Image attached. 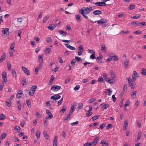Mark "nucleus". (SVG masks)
I'll return each instance as SVG.
<instances>
[{"instance_id": "f257e3e1", "label": "nucleus", "mask_w": 146, "mask_h": 146, "mask_svg": "<svg viewBox=\"0 0 146 146\" xmlns=\"http://www.w3.org/2000/svg\"><path fill=\"white\" fill-rule=\"evenodd\" d=\"M92 9V7H91L90 6L89 7H84L79 10V12L85 18L88 19V17L86 15L89 13Z\"/></svg>"}, {"instance_id": "f03ea898", "label": "nucleus", "mask_w": 146, "mask_h": 146, "mask_svg": "<svg viewBox=\"0 0 146 146\" xmlns=\"http://www.w3.org/2000/svg\"><path fill=\"white\" fill-rule=\"evenodd\" d=\"M2 79L3 81L2 83L3 85H1V90L3 88L4 85V83L7 82V73L5 72H4L2 73Z\"/></svg>"}, {"instance_id": "7ed1b4c3", "label": "nucleus", "mask_w": 146, "mask_h": 146, "mask_svg": "<svg viewBox=\"0 0 146 146\" xmlns=\"http://www.w3.org/2000/svg\"><path fill=\"white\" fill-rule=\"evenodd\" d=\"M2 33L3 34V35H2V37H6L9 35V29L7 28L4 29L3 28L2 29Z\"/></svg>"}, {"instance_id": "20e7f679", "label": "nucleus", "mask_w": 146, "mask_h": 146, "mask_svg": "<svg viewBox=\"0 0 146 146\" xmlns=\"http://www.w3.org/2000/svg\"><path fill=\"white\" fill-rule=\"evenodd\" d=\"M127 79L128 80V83L129 85L131 86L132 89H133L135 87V86L133 85V79L131 78H127Z\"/></svg>"}, {"instance_id": "39448f33", "label": "nucleus", "mask_w": 146, "mask_h": 146, "mask_svg": "<svg viewBox=\"0 0 146 146\" xmlns=\"http://www.w3.org/2000/svg\"><path fill=\"white\" fill-rule=\"evenodd\" d=\"M113 58L115 61H117L118 60V58L114 54V55L110 56V57H109L106 60V61L109 62L111 61Z\"/></svg>"}, {"instance_id": "423d86ee", "label": "nucleus", "mask_w": 146, "mask_h": 146, "mask_svg": "<svg viewBox=\"0 0 146 146\" xmlns=\"http://www.w3.org/2000/svg\"><path fill=\"white\" fill-rule=\"evenodd\" d=\"M61 88V87L59 86L54 85L52 86L51 90L54 91H57L60 89Z\"/></svg>"}, {"instance_id": "0eeeda50", "label": "nucleus", "mask_w": 146, "mask_h": 146, "mask_svg": "<svg viewBox=\"0 0 146 146\" xmlns=\"http://www.w3.org/2000/svg\"><path fill=\"white\" fill-rule=\"evenodd\" d=\"M83 52L84 50L83 46L81 45H80L78 47V55L79 56L81 55Z\"/></svg>"}, {"instance_id": "6e6552de", "label": "nucleus", "mask_w": 146, "mask_h": 146, "mask_svg": "<svg viewBox=\"0 0 146 146\" xmlns=\"http://www.w3.org/2000/svg\"><path fill=\"white\" fill-rule=\"evenodd\" d=\"M107 21L106 19H102L99 21H96L95 22H97L98 24L99 25H100L102 24L105 23H106Z\"/></svg>"}, {"instance_id": "1a4fd4ad", "label": "nucleus", "mask_w": 146, "mask_h": 146, "mask_svg": "<svg viewBox=\"0 0 146 146\" xmlns=\"http://www.w3.org/2000/svg\"><path fill=\"white\" fill-rule=\"evenodd\" d=\"M22 68L24 73H25L28 75H30V73L29 71L27 68L23 66L22 67Z\"/></svg>"}, {"instance_id": "9d476101", "label": "nucleus", "mask_w": 146, "mask_h": 146, "mask_svg": "<svg viewBox=\"0 0 146 146\" xmlns=\"http://www.w3.org/2000/svg\"><path fill=\"white\" fill-rule=\"evenodd\" d=\"M60 98L61 96L59 95L58 94H57L51 96V99L56 100L60 99Z\"/></svg>"}, {"instance_id": "9b49d317", "label": "nucleus", "mask_w": 146, "mask_h": 146, "mask_svg": "<svg viewBox=\"0 0 146 146\" xmlns=\"http://www.w3.org/2000/svg\"><path fill=\"white\" fill-rule=\"evenodd\" d=\"M100 138L99 137H96L94 139L93 141L91 143L92 145L93 144L94 145H96L98 143V140Z\"/></svg>"}, {"instance_id": "f8f14e48", "label": "nucleus", "mask_w": 146, "mask_h": 146, "mask_svg": "<svg viewBox=\"0 0 146 146\" xmlns=\"http://www.w3.org/2000/svg\"><path fill=\"white\" fill-rule=\"evenodd\" d=\"M23 95V94L22 92V91L21 90H20L18 91L17 94V97L19 98H21L22 96Z\"/></svg>"}, {"instance_id": "ddd939ff", "label": "nucleus", "mask_w": 146, "mask_h": 146, "mask_svg": "<svg viewBox=\"0 0 146 146\" xmlns=\"http://www.w3.org/2000/svg\"><path fill=\"white\" fill-rule=\"evenodd\" d=\"M65 45L67 48H69L71 50H74L76 49V48L72 46L69 44H65Z\"/></svg>"}, {"instance_id": "4468645a", "label": "nucleus", "mask_w": 146, "mask_h": 146, "mask_svg": "<svg viewBox=\"0 0 146 146\" xmlns=\"http://www.w3.org/2000/svg\"><path fill=\"white\" fill-rule=\"evenodd\" d=\"M56 27V26L55 25L53 24H51L49 25V26L48 27V28L49 30L52 31Z\"/></svg>"}, {"instance_id": "2eb2a0df", "label": "nucleus", "mask_w": 146, "mask_h": 146, "mask_svg": "<svg viewBox=\"0 0 146 146\" xmlns=\"http://www.w3.org/2000/svg\"><path fill=\"white\" fill-rule=\"evenodd\" d=\"M93 14L96 15H98L100 14H101L102 12L100 10H96L94 11Z\"/></svg>"}, {"instance_id": "dca6fc26", "label": "nucleus", "mask_w": 146, "mask_h": 146, "mask_svg": "<svg viewBox=\"0 0 146 146\" xmlns=\"http://www.w3.org/2000/svg\"><path fill=\"white\" fill-rule=\"evenodd\" d=\"M6 56V54L5 53H4L1 56V62H2L5 60Z\"/></svg>"}, {"instance_id": "f3484780", "label": "nucleus", "mask_w": 146, "mask_h": 146, "mask_svg": "<svg viewBox=\"0 0 146 146\" xmlns=\"http://www.w3.org/2000/svg\"><path fill=\"white\" fill-rule=\"evenodd\" d=\"M15 46V42H13L11 43L10 47V50H12V51H14L15 50V49H14Z\"/></svg>"}, {"instance_id": "a211bd4d", "label": "nucleus", "mask_w": 146, "mask_h": 146, "mask_svg": "<svg viewBox=\"0 0 146 146\" xmlns=\"http://www.w3.org/2000/svg\"><path fill=\"white\" fill-rule=\"evenodd\" d=\"M100 143L102 144L104 146H108L109 145V143L107 142L106 141L104 140L101 141Z\"/></svg>"}, {"instance_id": "6ab92c4d", "label": "nucleus", "mask_w": 146, "mask_h": 146, "mask_svg": "<svg viewBox=\"0 0 146 146\" xmlns=\"http://www.w3.org/2000/svg\"><path fill=\"white\" fill-rule=\"evenodd\" d=\"M129 60L128 59H126L124 61L125 67L126 68H128V64Z\"/></svg>"}, {"instance_id": "aec40b11", "label": "nucleus", "mask_w": 146, "mask_h": 146, "mask_svg": "<svg viewBox=\"0 0 146 146\" xmlns=\"http://www.w3.org/2000/svg\"><path fill=\"white\" fill-rule=\"evenodd\" d=\"M76 20L78 22H80L81 21V17L79 15H76Z\"/></svg>"}, {"instance_id": "412c9836", "label": "nucleus", "mask_w": 146, "mask_h": 146, "mask_svg": "<svg viewBox=\"0 0 146 146\" xmlns=\"http://www.w3.org/2000/svg\"><path fill=\"white\" fill-rule=\"evenodd\" d=\"M102 57L101 56H98L96 58L97 59V61L98 62V63H102V61H101V60L102 59Z\"/></svg>"}, {"instance_id": "4be33fe9", "label": "nucleus", "mask_w": 146, "mask_h": 146, "mask_svg": "<svg viewBox=\"0 0 146 146\" xmlns=\"http://www.w3.org/2000/svg\"><path fill=\"white\" fill-rule=\"evenodd\" d=\"M22 85L24 86L25 85H26L27 84L26 83V79L25 78L23 77V78L22 79Z\"/></svg>"}, {"instance_id": "5701e85b", "label": "nucleus", "mask_w": 146, "mask_h": 146, "mask_svg": "<svg viewBox=\"0 0 146 146\" xmlns=\"http://www.w3.org/2000/svg\"><path fill=\"white\" fill-rule=\"evenodd\" d=\"M38 60L40 63H42L43 62L42 57L41 55H40L38 56Z\"/></svg>"}, {"instance_id": "b1692460", "label": "nucleus", "mask_w": 146, "mask_h": 146, "mask_svg": "<svg viewBox=\"0 0 146 146\" xmlns=\"http://www.w3.org/2000/svg\"><path fill=\"white\" fill-rule=\"evenodd\" d=\"M59 32L60 33V35H65V36H66V35L67 34V33L65 31H61L60 30H59Z\"/></svg>"}, {"instance_id": "393cba45", "label": "nucleus", "mask_w": 146, "mask_h": 146, "mask_svg": "<svg viewBox=\"0 0 146 146\" xmlns=\"http://www.w3.org/2000/svg\"><path fill=\"white\" fill-rule=\"evenodd\" d=\"M128 122L127 121H126L124 123V124L123 126V129L124 130H125L126 129L127 127L128 126Z\"/></svg>"}, {"instance_id": "a878e982", "label": "nucleus", "mask_w": 146, "mask_h": 146, "mask_svg": "<svg viewBox=\"0 0 146 146\" xmlns=\"http://www.w3.org/2000/svg\"><path fill=\"white\" fill-rule=\"evenodd\" d=\"M46 40L48 43H50L52 41V40L49 37H47L46 38Z\"/></svg>"}, {"instance_id": "bb28decb", "label": "nucleus", "mask_w": 146, "mask_h": 146, "mask_svg": "<svg viewBox=\"0 0 146 146\" xmlns=\"http://www.w3.org/2000/svg\"><path fill=\"white\" fill-rule=\"evenodd\" d=\"M141 74L144 76H146V70L145 68H143L141 70Z\"/></svg>"}, {"instance_id": "cd10ccee", "label": "nucleus", "mask_w": 146, "mask_h": 146, "mask_svg": "<svg viewBox=\"0 0 146 146\" xmlns=\"http://www.w3.org/2000/svg\"><path fill=\"white\" fill-rule=\"evenodd\" d=\"M43 134L44 136L47 139H48L49 138V136H48L47 132L46 131H44L43 132Z\"/></svg>"}, {"instance_id": "c85d7f7f", "label": "nucleus", "mask_w": 146, "mask_h": 146, "mask_svg": "<svg viewBox=\"0 0 146 146\" xmlns=\"http://www.w3.org/2000/svg\"><path fill=\"white\" fill-rule=\"evenodd\" d=\"M78 106L77 107V109L78 110H79L82 109L83 107V105L82 103H79L78 104Z\"/></svg>"}, {"instance_id": "c756f323", "label": "nucleus", "mask_w": 146, "mask_h": 146, "mask_svg": "<svg viewBox=\"0 0 146 146\" xmlns=\"http://www.w3.org/2000/svg\"><path fill=\"white\" fill-rule=\"evenodd\" d=\"M101 46H102V47L101 48V50L102 52L106 53V50L105 46H103L102 45H101Z\"/></svg>"}, {"instance_id": "7c9ffc66", "label": "nucleus", "mask_w": 146, "mask_h": 146, "mask_svg": "<svg viewBox=\"0 0 146 146\" xmlns=\"http://www.w3.org/2000/svg\"><path fill=\"white\" fill-rule=\"evenodd\" d=\"M95 4L98 6H102L103 5V2H97L95 3Z\"/></svg>"}, {"instance_id": "2f4dec72", "label": "nucleus", "mask_w": 146, "mask_h": 146, "mask_svg": "<svg viewBox=\"0 0 146 146\" xmlns=\"http://www.w3.org/2000/svg\"><path fill=\"white\" fill-rule=\"evenodd\" d=\"M112 92V91L110 89H108L107 90V92H106V94L109 96H110Z\"/></svg>"}, {"instance_id": "473e14b6", "label": "nucleus", "mask_w": 146, "mask_h": 146, "mask_svg": "<svg viewBox=\"0 0 146 146\" xmlns=\"http://www.w3.org/2000/svg\"><path fill=\"white\" fill-rule=\"evenodd\" d=\"M40 133L39 131H37L36 132V136L37 139H39L40 136Z\"/></svg>"}, {"instance_id": "72a5a7b5", "label": "nucleus", "mask_w": 146, "mask_h": 146, "mask_svg": "<svg viewBox=\"0 0 146 146\" xmlns=\"http://www.w3.org/2000/svg\"><path fill=\"white\" fill-rule=\"evenodd\" d=\"M37 88V86H36L34 85L31 88L30 90H31L32 91L35 92L36 90V89Z\"/></svg>"}, {"instance_id": "f704fd0d", "label": "nucleus", "mask_w": 146, "mask_h": 146, "mask_svg": "<svg viewBox=\"0 0 146 146\" xmlns=\"http://www.w3.org/2000/svg\"><path fill=\"white\" fill-rule=\"evenodd\" d=\"M17 105L18 107L19 110L20 111L21 109V104L20 102L18 101L17 102Z\"/></svg>"}, {"instance_id": "c9c22d12", "label": "nucleus", "mask_w": 146, "mask_h": 146, "mask_svg": "<svg viewBox=\"0 0 146 146\" xmlns=\"http://www.w3.org/2000/svg\"><path fill=\"white\" fill-rule=\"evenodd\" d=\"M115 81V80L113 79H110L108 80H106V82L112 84Z\"/></svg>"}, {"instance_id": "e433bc0d", "label": "nucleus", "mask_w": 146, "mask_h": 146, "mask_svg": "<svg viewBox=\"0 0 146 146\" xmlns=\"http://www.w3.org/2000/svg\"><path fill=\"white\" fill-rule=\"evenodd\" d=\"M7 135L6 133H3L1 136V139H4Z\"/></svg>"}, {"instance_id": "4c0bfd02", "label": "nucleus", "mask_w": 146, "mask_h": 146, "mask_svg": "<svg viewBox=\"0 0 146 146\" xmlns=\"http://www.w3.org/2000/svg\"><path fill=\"white\" fill-rule=\"evenodd\" d=\"M136 93L137 91H135L133 92L131 94V96L133 97V98H135V97Z\"/></svg>"}, {"instance_id": "58836bf2", "label": "nucleus", "mask_w": 146, "mask_h": 146, "mask_svg": "<svg viewBox=\"0 0 146 146\" xmlns=\"http://www.w3.org/2000/svg\"><path fill=\"white\" fill-rule=\"evenodd\" d=\"M66 106H64L63 108L60 110V112H62L64 113V112L66 111Z\"/></svg>"}, {"instance_id": "ea45409f", "label": "nucleus", "mask_w": 146, "mask_h": 146, "mask_svg": "<svg viewBox=\"0 0 146 146\" xmlns=\"http://www.w3.org/2000/svg\"><path fill=\"white\" fill-rule=\"evenodd\" d=\"M142 133L141 131H139L138 132L137 139L138 140H139L141 139V135Z\"/></svg>"}, {"instance_id": "a19ab883", "label": "nucleus", "mask_w": 146, "mask_h": 146, "mask_svg": "<svg viewBox=\"0 0 146 146\" xmlns=\"http://www.w3.org/2000/svg\"><path fill=\"white\" fill-rule=\"evenodd\" d=\"M141 15L139 14H137L135 16H134L132 18L133 19H137L141 17Z\"/></svg>"}, {"instance_id": "79ce46f5", "label": "nucleus", "mask_w": 146, "mask_h": 146, "mask_svg": "<svg viewBox=\"0 0 146 146\" xmlns=\"http://www.w3.org/2000/svg\"><path fill=\"white\" fill-rule=\"evenodd\" d=\"M51 50V49L50 48H46L45 51V53L48 54Z\"/></svg>"}, {"instance_id": "37998d69", "label": "nucleus", "mask_w": 146, "mask_h": 146, "mask_svg": "<svg viewBox=\"0 0 146 146\" xmlns=\"http://www.w3.org/2000/svg\"><path fill=\"white\" fill-rule=\"evenodd\" d=\"M11 102L10 101H9L8 100H6V104L7 105V106L9 107L11 106Z\"/></svg>"}, {"instance_id": "c03bdc74", "label": "nucleus", "mask_w": 146, "mask_h": 146, "mask_svg": "<svg viewBox=\"0 0 146 146\" xmlns=\"http://www.w3.org/2000/svg\"><path fill=\"white\" fill-rule=\"evenodd\" d=\"M98 81L99 82H100L102 83L105 82L104 79L102 77H99L98 80Z\"/></svg>"}, {"instance_id": "a18cd8bd", "label": "nucleus", "mask_w": 146, "mask_h": 146, "mask_svg": "<svg viewBox=\"0 0 146 146\" xmlns=\"http://www.w3.org/2000/svg\"><path fill=\"white\" fill-rule=\"evenodd\" d=\"M9 62V61L7 62V64L8 69L9 70H10L11 69V65Z\"/></svg>"}, {"instance_id": "49530a36", "label": "nucleus", "mask_w": 146, "mask_h": 146, "mask_svg": "<svg viewBox=\"0 0 146 146\" xmlns=\"http://www.w3.org/2000/svg\"><path fill=\"white\" fill-rule=\"evenodd\" d=\"M99 118V116L98 115H97L92 117V119L94 121H95Z\"/></svg>"}, {"instance_id": "de8ad7c7", "label": "nucleus", "mask_w": 146, "mask_h": 146, "mask_svg": "<svg viewBox=\"0 0 146 146\" xmlns=\"http://www.w3.org/2000/svg\"><path fill=\"white\" fill-rule=\"evenodd\" d=\"M12 72L13 76L16 78L17 76V74L16 72L14 69L12 70Z\"/></svg>"}, {"instance_id": "09e8293b", "label": "nucleus", "mask_w": 146, "mask_h": 146, "mask_svg": "<svg viewBox=\"0 0 146 146\" xmlns=\"http://www.w3.org/2000/svg\"><path fill=\"white\" fill-rule=\"evenodd\" d=\"M20 127L18 126L15 127V129L16 131L19 132L20 131Z\"/></svg>"}, {"instance_id": "8fccbe9b", "label": "nucleus", "mask_w": 146, "mask_h": 146, "mask_svg": "<svg viewBox=\"0 0 146 146\" xmlns=\"http://www.w3.org/2000/svg\"><path fill=\"white\" fill-rule=\"evenodd\" d=\"M23 19L22 18L19 17L17 19V21L18 22L21 23L23 21Z\"/></svg>"}, {"instance_id": "3c124183", "label": "nucleus", "mask_w": 146, "mask_h": 146, "mask_svg": "<svg viewBox=\"0 0 146 146\" xmlns=\"http://www.w3.org/2000/svg\"><path fill=\"white\" fill-rule=\"evenodd\" d=\"M6 119L5 116L3 114H1V120L5 119Z\"/></svg>"}, {"instance_id": "603ef678", "label": "nucleus", "mask_w": 146, "mask_h": 146, "mask_svg": "<svg viewBox=\"0 0 146 146\" xmlns=\"http://www.w3.org/2000/svg\"><path fill=\"white\" fill-rule=\"evenodd\" d=\"M90 58L92 59L96 58L95 57V53H93L92 55L90 56Z\"/></svg>"}, {"instance_id": "864d4df0", "label": "nucleus", "mask_w": 146, "mask_h": 146, "mask_svg": "<svg viewBox=\"0 0 146 146\" xmlns=\"http://www.w3.org/2000/svg\"><path fill=\"white\" fill-rule=\"evenodd\" d=\"M26 103L28 107L31 108V103L29 100H26Z\"/></svg>"}, {"instance_id": "5fc2aeb1", "label": "nucleus", "mask_w": 146, "mask_h": 146, "mask_svg": "<svg viewBox=\"0 0 146 146\" xmlns=\"http://www.w3.org/2000/svg\"><path fill=\"white\" fill-rule=\"evenodd\" d=\"M135 6L133 5H131L128 8V10H131L133 9L134 8Z\"/></svg>"}, {"instance_id": "6e6d98bb", "label": "nucleus", "mask_w": 146, "mask_h": 146, "mask_svg": "<svg viewBox=\"0 0 146 146\" xmlns=\"http://www.w3.org/2000/svg\"><path fill=\"white\" fill-rule=\"evenodd\" d=\"M130 102L129 100H127L126 102V104L124 105V107H125V109L126 108V107L129 106V105Z\"/></svg>"}, {"instance_id": "4d7b16f0", "label": "nucleus", "mask_w": 146, "mask_h": 146, "mask_svg": "<svg viewBox=\"0 0 146 146\" xmlns=\"http://www.w3.org/2000/svg\"><path fill=\"white\" fill-rule=\"evenodd\" d=\"M35 92H33V91H32L31 90H30L29 92V95L31 96H33L34 95Z\"/></svg>"}, {"instance_id": "13d9d810", "label": "nucleus", "mask_w": 146, "mask_h": 146, "mask_svg": "<svg viewBox=\"0 0 146 146\" xmlns=\"http://www.w3.org/2000/svg\"><path fill=\"white\" fill-rule=\"evenodd\" d=\"M75 59L78 62L80 60H82V59L80 57L78 56H76L75 57Z\"/></svg>"}, {"instance_id": "bf43d9fd", "label": "nucleus", "mask_w": 146, "mask_h": 146, "mask_svg": "<svg viewBox=\"0 0 146 146\" xmlns=\"http://www.w3.org/2000/svg\"><path fill=\"white\" fill-rule=\"evenodd\" d=\"M133 75L134 76H135L137 77H139V74L135 71H134L133 72Z\"/></svg>"}, {"instance_id": "052dcab7", "label": "nucleus", "mask_w": 146, "mask_h": 146, "mask_svg": "<svg viewBox=\"0 0 146 146\" xmlns=\"http://www.w3.org/2000/svg\"><path fill=\"white\" fill-rule=\"evenodd\" d=\"M92 145L91 143L87 142L84 144L83 146H91Z\"/></svg>"}, {"instance_id": "680f3d73", "label": "nucleus", "mask_w": 146, "mask_h": 146, "mask_svg": "<svg viewBox=\"0 0 146 146\" xmlns=\"http://www.w3.org/2000/svg\"><path fill=\"white\" fill-rule=\"evenodd\" d=\"M96 100L95 99H93V98H92L88 100V102L89 103H91L93 102L96 101Z\"/></svg>"}, {"instance_id": "e2e57ef3", "label": "nucleus", "mask_w": 146, "mask_h": 146, "mask_svg": "<svg viewBox=\"0 0 146 146\" xmlns=\"http://www.w3.org/2000/svg\"><path fill=\"white\" fill-rule=\"evenodd\" d=\"M113 127L112 125L111 124H109L106 126V129L107 130L109 129V128H111Z\"/></svg>"}, {"instance_id": "0e129e2a", "label": "nucleus", "mask_w": 146, "mask_h": 146, "mask_svg": "<svg viewBox=\"0 0 146 146\" xmlns=\"http://www.w3.org/2000/svg\"><path fill=\"white\" fill-rule=\"evenodd\" d=\"M63 98H62L58 102V105L59 106L60 105L63 101Z\"/></svg>"}, {"instance_id": "69168bd1", "label": "nucleus", "mask_w": 146, "mask_h": 146, "mask_svg": "<svg viewBox=\"0 0 146 146\" xmlns=\"http://www.w3.org/2000/svg\"><path fill=\"white\" fill-rule=\"evenodd\" d=\"M78 123H79L78 121H76L75 122L71 123V125L72 126H73L74 125H77L78 124Z\"/></svg>"}, {"instance_id": "338daca9", "label": "nucleus", "mask_w": 146, "mask_h": 146, "mask_svg": "<svg viewBox=\"0 0 146 146\" xmlns=\"http://www.w3.org/2000/svg\"><path fill=\"white\" fill-rule=\"evenodd\" d=\"M76 62V61L74 59H73L71 62V64H72L73 66L75 65V63Z\"/></svg>"}, {"instance_id": "774afa93", "label": "nucleus", "mask_w": 146, "mask_h": 146, "mask_svg": "<svg viewBox=\"0 0 146 146\" xmlns=\"http://www.w3.org/2000/svg\"><path fill=\"white\" fill-rule=\"evenodd\" d=\"M105 124L104 123H103L101 125H100L99 129H103L104 128L105 126Z\"/></svg>"}]
</instances>
